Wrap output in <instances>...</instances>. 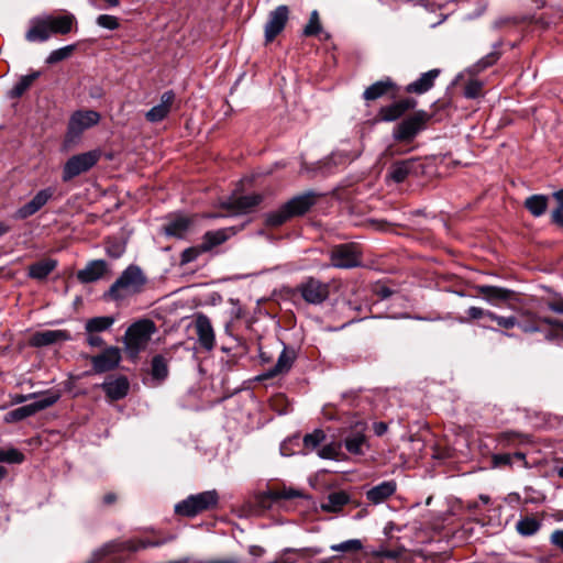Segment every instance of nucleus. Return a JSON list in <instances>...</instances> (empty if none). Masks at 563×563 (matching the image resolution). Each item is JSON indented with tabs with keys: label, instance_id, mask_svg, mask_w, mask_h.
Instances as JSON below:
<instances>
[{
	"label": "nucleus",
	"instance_id": "f257e3e1",
	"mask_svg": "<svg viewBox=\"0 0 563 563\" xmlns=\"http://www.w3.org/2000/svg\"><path fill=\"white\" fill-rule=\"evenodd\" d=\"M147 278L137 265H129L111 285L108 296L114 300H122L143 291Z\"/></svg>",
	"mask_w": 563,
	"mask_h": 563
},
{
	"label": "nucleus",
	"instance_id": "f03ea898",
	"mask_svg": "<svg viewBox=\"0 0 563 563\" xmlns=\"http://www.w3.org/2000/svg\"><path fill=\"white\" fill-rule=\"evenodd\" d=\"M156 331L155 323L150 319H141L132 323L124 335V346L131 358H136L144 351Z\"/></svg>",
	"mask_w": 563,
	"mask_h": 563
},
{
	"label": "nucleus",
	"instance_id": "7ed1b4c3",
	"mask_svg": "<svg viewBox=\"0 0 563 563\" xmlns=\"http://www.w3.org/2000/svg\"><path fill=\"white\" fill-rule=\"evenodd\" d=\"M219 500L216 490H207L196 495H190L185 500L175 506V511L178 515L186 517H195L198 514L212 509L217 506Z\"/></svg>",
	"mask_w": 563,
	"mask_h": 563
},
{
	"label": "nucleus",
	"instance_id": "20e7f679",
	"mask_svg": "<svg viewBox=\"0 0 563 563\" xmlns=\"http://www.w3.org/2000/svg\"><path fill=\"white\" fill-rule=\"evenodd\" d=\"M98 151H89L71 156L63 167V181L67 183L82 173L91 169L99 161Z\"/></svg>",
	"mask_w": 563,
	"mask_h": 563
},
{
	"label": "nucleus",
	"instance_id": "39448f33",
	"mask_svg": "<svg viewBox=\"0 0 563 563\" xmlns=\"http://www.w3.org/2000/svg\"><path fill=\"white\" fill-rule=\"evenodd\" d=\"M430 119L426 111H417L415 114L402 120L394 130L393 136L399 142H411L422 131Z\"/></svg>",
	"mask_w": 563,
	"mask_h": 563
},
{
	"label": "nucleus",
	"instance_id": "423d86ee",
	"mask_svg": "<svg viewBox=\"0 0 563 563\" xmlns=\"http://www.w3.org/2000/svg\"><path fill=\"white\" fill-rule=\"evenodd\" d=\"M100 121V114L95 110L75 111L68 121L66 141L74 142L80 137L85 130L95 126Z\"/></svg>",
	"mask_w": 563,
	"mask_h": 563
},
{
	"label": "nucleus",
	"instance_id": "0eeeda50",
	"mask_svg": "<svg viewBox=\"0 0 563 563\" xmlns=\"http://www.w3.org/2000/svg\"><path fill=\"white\" fill-rule=\"evenodd\" d=\"M361 264V252L355 244H339L330 251V265L332 267L349 269Z\"/></svg>",
	"mask_w": 563,
	"mask_h": 563
},
{
	"label": "nucleus",
	"instance_id": "6e6552de",
	"mask_svg": "<svg viewBox=\"0 0 563 563\" xmlns=\"http://www.w3.org/2000/svg\"><path fill=\"white\" fill-rule=\"evenodd\" d=\"M298 291L303 300L310 305H321L329 297V285L309 277L298 286Z\"/></svg>",
	"mask_w": 563,
	"mask_h": 563
},
{
	"label": "nucleus",
	"instance_id": "1a4fd4ad",
	"mask_svg": "<svg viewBox=\"0 0 563 563\" xmlns=\"http://www.w3.org/2000/svg\"><path fill=\"white\" fill-rule=\"evenodd\" d=\"M54 187H46L36 192V195L25 205L21 206L13 214L15 220H25L38 212L54 196Z\"/></svg>",
	"mask_w": 563,
	"mask_h": 563
},
{
	"label": "nucleus",
	"instance_id": "9d476101",
	"mask_svg": "<svg viewBox=\"0 0 563 563\" xmlns=\"http://www.w3.org/2000/svg\"><path fill=\"white\" fill-rule=\"evenodd\" d=\"M289 19V9L287 5H278L268 14L264 26L265 42L271 43L283 32Z\"/></svg>",
	"mask_w": 563,
	"mask_h": 563
},
{
	"label": "nucleus",
	"instance_id": "9b49d317",
	"mask_svg": "<svg viewBox=\"0 0 563 563\" xmlns=\"http://www.w3.org/2000/svg\"><path fill=\"white\" fill-rule=\"evenodd\" d=\"M263 200V196L260 194L229 197L221 202V207L230 210L233 214H245L251 212L256 206Z\"/></svg>",
	"mask_w": 563,
	"mask_h": 563
},
{
	"label": "nucleus",
	"instance_id": "f8f14e48",
	"mask_svg": "<svg viewBox=\"0 0 563 563\" xmlns=\"http://www.w3.org/2000/svg\"><path fill=\"white\" fill-rule=\"evenodd\" d=\"M365 430V422H356L351 432L345 437L343 444L349 453L354 455H363L365 453L364 448L368 446Z\"/></svg>",
	"mask_w": 563,
	"mask_h": 563
},
{
	"label": "nucleus",
	"instance_id": "ddd939ff",
	"mask_svg": "<svg viewBox=\"0 0 563 563\" xmlns=\"http://www.w3.org/2000/svg\"><path fill=\"white\" fill-rule=\"evenodd\" d=\"M121 362V351L119 347H107L102 353L91 357V364L96 373H106L114 369Z\"/></svg>",
	"mask_w": 563,
	"mask_h": 563
},
{
	"label": "nucleus",
	"instance_id": "4468645a",
	"mask_svg": "<svg viewBox=\"0 0 563 563\" xmlns=\"http://www.w3.org/2000/svg\"><path fill=\"white\" fill-rule=\"evenodd\" d=\"M194 325L200 346L211 351L214 347L216 335L210 319L206 314L199 313L195 318Z\"/></svg>",
	"mask_w": 563,
	"mask_h": 563
},
{
	"label": "nucleus",
	"instance_id": "2eb2a0df",
	"mask_svg": "<svg viewBox=\"0 0 563 563\" xmlns=\"http://www.w3.org/2000/svg\"><path fill=\"white\" fill-rule=\"evenodd\" d=\"M295 360H296V352L292 349H288L287 346H284L282 353L278 356L276 364L272 368H269L266 372H264L263 374H261L257 377V379L258 380L269 379V378L276 377L278 375L288 373L290 371V368L292 367Z\"/></svg>",
	"mask_w": 563,
	"mask_h": 563
},
{
	"label": "nucleus",
	"instance_id": "dca6fc26",
	"mask_svg": "<svg viewBox=\"0 0 563 563\" xmlns=\"http://www.w3.org/2000/svg\"><path fill=\"white\" fill-rule=\"evenodd\" d=\"M422 168L418 159L410 158L395 162L389 170L388 177L395 183H402L409 175H417Z\"/></svg>",
	"mask_w": 563,
	"mask_h": 563
},
{
	"label": "nucleus",
	"instance_id": "f3484780",
	"mask_svg": "<svg viewBox=\"0 0 563 563\" xmlns=\"http://www.w3.org/2000/svg\"><path fill=\"white\" fill-rule=\"evenodd\" d=\"M474 289L484 300L494 306L508 301L514 295L511 289L490 285H477Z\"/></svg>",
	"mask_w": 563,
	"mask_h": 563
},
{
	"label": "nucleus",
	"instance_id": "a211bd4d",
	"mask_svg": "<svg viewBox=\"0 0 563 563\" xmlns=\"http://www.w3.org/2000/svg\"><path fill=\"white\" fill-rule=\"evenodd\" d=\"M175 101V93L172 90L165 91L161 96V102L151 108L146 113L145 118L151 123H157L163 121L170 112L172 106Z\"/></svg>",
	"mask_w": 563,
	"mask_h": 563
},
{
	"label": "nucleus",
	"instance_id": "6ab92c4d",
	"mask_svg": "<svg viewBox=\"0 0 563 563\" xmlns=\"http://www.w3.org/2000/svg\"><path fill=\"white\" fill-rule=\"evenodd\" d=\"M101 388L110 400H120L128 395L130 384L125 376L109 377L101 384Z\"/></svg>",
	"mask_w": 563,
	"mask_h": 563
},
{
	"label": "nucleus",
	"instance_id": "aec40b11",
	"mask_svg": "<svg viewBox=\"0 0 563 563\" xmlns=\"http://www.w3.org/2000/svg\"><path fill=\"white\" fill-rule=\"evenodd\" d=\"M68 340H70V334L65 330H44L34 333L30 343L32 346L42 347Z\"/></svg>",
	"mask_w": 563,
	"mask_h": 563
},
{
	"label": "nucleus",
	"instance_id": "412c9836",
	"mask_svg": "<svg viewBox=\"0 0 563 563\" xmlns=\"http://www.w3.org/2000/svg\"><path fill=\"white\" fill-rule=\"evenodd\" d=\"M108 269V265L103 260H95L89 262L85 268L77 272L79 282L88 284L102 278Z\"/></svg>",
	"mask_w": 563,
	"mask_h": 563
},
{
	"label": "nucleus",
	"instance_id": "4be33fe9",
	"mask_svg": "<svg viewBox=\"0 0 563 563\" xmlns=\"http://www.w3.org/2000/svg\"><path fill=\"white\" fill-rule=\"evenodd\" d=\"M316 202V195L311 191L296 196L285 203L292 217L305 214Z\"/></svg>",
	"mask_w": 563,
	"mask_h": 563
},
{
	"label": "nucleus",
	"instance_id": "5701e85b",
	"mask_svg": "<svg viewBox=\"0 0 563 563\" xmlns=\"http://www.w3.org/2000/svg\"><path fill=\"white\" fill-rule=\"evenodd\" d=\"M234 234L235 231L233 228H224L206 232L201 242L202 251L206 253L212 251L214 247L223 244Z\"/></svg>",
	"mask_w": 563,
	"mask_h": 563
},
{
	"label": "nucleus",
	"instance_id": "b1692460",
	"mask_svg": "<svg viewBox=\"0 0 563 563\" xmlns=\"http://www.w3.org/2000/svg\"><path fill=\"white\" fill-rule=\"evenodd\" d=\"M397 485L395 481H385L366 492L367 500L373 505H379L393 496Z\"/></svg>",
	"mask_w": 563,
	"mask_h": 563
},
{
	"label": "nucleus",
	"instance_id": "393cba45",
	"mask_svg": "<svg viewBox=\"0 0 563 563\" xmlns=\"http://www.w3.org/2000/svg\"><path fill=\"white\" fill-rule=\"evenodd\" d=\"M439 75H440V69H438V68H434L427 73H423L417 80L410 82L406 87V91L409 93H418V95L424 93V92L429 91L434 86V81L439 77Z\"/></svg>",
	"mask_w": 563,
	"mask_h": 563
},
{
	"label": "nucleus",
	"instance_id": "a878e982",
	"mask_svg": "<svg viewBox=\"0 0 563 563\" xmlns=\"http://www.w3.org/2000/svg\"><path fill=\"white\" fill-rule=\"evenodd\" d=\"M49 24L46 16L35 18L25 34L29 42H44L51 37Z\"/></svg>",
	"mask_w": 563,
	"mask_h": 563
},
{
	"label": "nucleus",
	"instance_id": "bb28decb",
	"mask_svg": "<svg viewBox=\"0 0 563 563\" xmlns=\"http://www.w3.org/2000/svg\"><path fill=\"white\" fill-rule=\"evenodd\" d=\"M192 224V220L188 217L178 216L172 220H169L164 227L163 232L167 236H174L177 239H183L187 234L188 230Z\"/></svg>",
	"mask_w": 563,
	"mask_h": 563
},
{
	"label": "nucleus",
	"instance_id": "cd10ccee",
	"mask_svg": "<svg viewBox=\"0 0 563 563\" xmlns=\"http://www.w3.org/2000/svg\"><path fill=\"white\" fill-rule=\"evenodd\" d=\"M46 20L49 24L51 34H68L74 24L76 23V19L73 14L67 13L63 15H45Z\"/></svg>",
	"mask_w": 563,
	"mask_h": 563
},
{
	"label": "nucleus",
	"instance_id": "c85d7f7f",
	"mask_svg": "<svg viewBox=\"0 0 563 563\" xmlns=\"http://www.w3.org/2000/svg\"><path fill=\"white\" fill-rule=\"evenodd\" d=\"M349 501L347 493L343 490L332 492L321 504V509L327 512H339Z\"/></svg>",
	"mask_w": 563,
	"mask_h": 563
},
{
	"label": "nucleus",
	"instance_id": "c756f323",
	"mask_svg": "<svg viewBox=\"0 0 563 563\" xmlns=\"http://www.w3.org/2000/svg\"><path fill=\"white\" fill-rule=\"evenodd\" d=\"M40 71H33L31 74L20 77L16 84L8 92V96L12 99H16L23 96V93L33 85V82L40 77Z\"/></svg>",
	"mask_w": 563,
	"mask_h": 563
},
{
	"label": "nucleus",
	"instance_id": "7c9ffc66",
	"mask_svg": "<svg viewBox=\"0 0 563 563\" xmlns=\"http://www.w3.org/2000/svg\"><path fill=\"white\" fill-rule=\"evenodd\" d=\"M394 87L391 79L386 78L371 85L365 89L363 97L365 100H376L388 92Z\"/></svg>",
	"mask_w": 563,
	"mask_h": 563
},
{
	"label": "nucleus",
	"instance_id": "2f4dec72",
	"mask_svg": "<svg viewBox=\"0 0 563 563\" xmlns=\"http://www.w3.org/2000/svg\"><path fill=\"white\" fill-rule=\"evenodd\" d=\"M56 265V261L51 258L34 263L29 267V276L34 279H44L54 271Z\"/></svg>",
	"mask_w": 563,
	"mask_h": 563
},
{
	"label": "nucleus",
	"instance_id": "473e14b6",
	"mask_svg": "<svg viewBox=\"0 0 563 563\" xmlns=\"http://www.w3.org/2000/svg\"><path fill=\"white\" fill-rule=\"evenodd\" d=\"M525 207L533 217H541L548 208V197L544 195H532L526 199Z\"/></svg>",
	"mask_w": 563,
	"mask_h": 563
},
{
	"label": "nucleus",
	"instance_id": "72a5a7b5",
	"mask_svg": "<svg viewBox=\"0 0 563 563\" xmlns=\"http://www.w3.org/2000/svg\"><path fill=\"white\" fill-rule=\"evenodd\" d=\"M114 318L111 316H101V317H95L89 320H87L85 324L86 332H102L112 327L114 323Z\"/></svg>",
	"mask_w": 563,
	"mask_h": 563
},
{
	"label": "nucleus",
	"instance_id": "f704fd0d",
	"mask_svg": "<svg viewBox=\"0 0 563 563\" xmlns=\"http://www.w3.org/2000/svg\"><path fill=\"white\" fill-rule=\"evenodd\" d=\"M501 45V43H496L494 44V51L488 53L486 56H484L483 58H481L476 64H474L471 68H470V71L472 74H477V73H481L483 71L484 69L493 66L494 64L497 63V60L499 59L500 57V53L497 52V48Z\"/></svg>",
	"mask_w": 563,
	"mask_h": 563
},
{
	"label": "nucleus",
	"instance_id": "c9c22d12",
	"mask_svg": "<svg viewBox=\"0 0 563 563\" xmlns=\"http://www.w3.org/2000/svg\"><path fill=\"white\" fill-rule=\"evenodd\" d=\"M325 440V433L321 429H314L311 433H307L303 439L305 454L314 451Z\"/></svg>",
	"mask_w": 563,
	"mask_h": 563
},
{
	"label": "nucleus",
	"instance_id": "e433bc0d",
	"mask_svg": "<svg viewBox=\"0 0 563 563\" xmlns=\"http://www.w3.org/2000/svg\"><path fill=\"white\" fill-rule=\"evenodd\" d=\"M266 495L272 501H277L279 499H294V498H299V497L303 496V494L300 490L295 489L292 487H284L280 489H269L266 493Z\"/></svg>",
	"mask_w": 563,
	"mask_h": 563
},
{
	"label": "nucleus",
	"instance_id": "4c0bfd02",
	"mask_svg": "<svg viewBox=\"0 0 563 563\" xmlns=\"http://www.w3.org/2000/svg\"><path fill=\"white\" fill-rule=\"evenodd\" d=\"M59 399V394L56 393V391H46L42 395H38L37 396V399L32 404L33 408H34V411L35 413L41 411V410H44L51 406H53L54 404L57 402V400Z\"/></svg>",
	"mask_w": 563,
	"mask_h": 563
},
{
	"label": "nucleus",
	"instance_id": "58836bf2",
	"mask_svg": "<svg viewBox=\"0 0 563 563\" xmlns=\"http://www.w3.org/2000/svg\"><path fill=\"white\" fill-rule=\"evenodd\" d=\"M152 376L155 379L163 380L168 375L167 362L162 355H155L152 360Z\"/></svg>",
	"mask_w": 563,
	"mask_h": 563
},
{
	"label": "nucleus",
	"instance_id": "ea45409f",
	"mask_svg": "<svg viewBox=\"0 0 563 563\" xmlns=\"http://www.w3.org/2000/svg\"><path fill=\"white\" fill-rule=\"evenodd\" d=\"M540 529V522L532 517H526L517 522V531L521 536H532Z\"/></svg>",
	"mask_w": 563,
	"mask_h": 563
},
{
	"label": "nucleus",
	"instance_id": "a19ab883",
	"mask_svg": "<svg viewBox=\"0 0 563 563\" xmlns=\"http://www.w3.org/2000/svg\"><path fill=\"white\" fill-rule=\"evenodd\" d=\"M291 218L290 213L283 205L278 210L266 214V223L271 227H279Z\"/></svg>",
	"mask_w": 563,
	"mask_h": 563
},
{
	"label": "nucleus",
	"instance_id": "79ce46f5",
	"mask_svg": "<svg viewBox=\"0 0 563 563\" xmlns=\"http://www.w3.org/2000/svg\"><path fill=\"white\" fill-rule=\"evenodd\" d=\"M35 413L34 411V408L32 406V404H27L25 406H22V407H19L14 410H11L9 411L7 415H5V418L4 420L7 422H16V421H21L27 417H31Z\"/></svg>",
	"mask_w": 563,
	"mask_h": 563
},
{
	"label": "nucleus",
	"instance_id": "37998d69",
	"mask_svg": "<svg viewBox=\"0 0 563 563\" xmlns=\"http://www.w3.org/2000/svg\"><path fill=\"white\" fill-rule=\"evenodd\" d=\"M322 32V25L320 16L317 10L310 13V18L306 26L303 27L302 34L305 36H317Z\"/></svg>",
	"mask_w": 563,
	"mask_h": 563
},
{
	"label": "nucleus",
	"instance_id": "c03bdc74",
	"mask_svg": "<svg viewBox=\"0 0 563 563\" xmlns=\"http://www.w3.org/2000/svg\"><path fill=\"white\" fill-rule=\"evenodd\" d=\"M342 443L340 442H331L329 444L323 445L319 451V457L323 460H339L341 455Z\"/></svg>",
	"mask_w": 563,
	"mask_h": 563
},
{
	"label": "nucleus",
	"instance_id": "a18cd8bd",
	"mask_svg": "<svg viewBox=\"0 0 563 563\" xmlns=\"http://www.w3.org/2000/svg\"><path fill=\"white\" fill-rule=\"evenodd\" d=\"M24 455L16 449H0V463L20 464Z\"/></svg>",
	"mask_w": 563,
	"mask_h": 563
},
{
	"label": "nucleus",
	"instance_id": "49530a36",
	"mask_svg": "<svg viewBox=\"0 0 563 563\" xmlns=\"http://www.w3.org/2000/svg\"><path fill=\"white\" fill-rule=\"evenodd\" d=\"M74 49H75V45H73V44L54 49L47 56L46 63L53 65L58 62H62V60L68 58L71 55V53L74 52Z\"/></svg>",
	"mask_w": 563,
	"mask_h": 563
},
{
	"label": "nucleus",
	"instance_id": "de8ad7c7",
	"mask_svg": "<svg viewBox=\"0 0 563 563\" xmlns=\"http://www.w3.org/2000/svg\"><path fill=\"white\" fill-rule=\"evenodd\" d=\"M330 549L335 552H357L363 549V544L358 539H351L341 543L332 544Z\"/></svg>",
	"mask_w": 563,
	"mask_h": 563
},
{
	"label": "nucleus",
	"instance_id": "09e8293b",
	"mask_svg": "<svg viewBox=\"0 0 563 563\" xmlns=\"http://www.w3.org/2000/svg\"><path fill=\"white\" fill-rule=\"evenodd\" d=\"M400 107L395 103L382 107L379 110V117L383 121L391 122L399 119L402 115L400 112Z\"/></svg>",
	"mask_w": 563,
	"mask_h": 563
},
{
	"label": "nucleus",
	"instance_id": "8fccbe9b",
	"mask_svg": "<svg viewBox=\"0 0 563 563\" xmlns=\"http://www.w3.org/2000/svg\"><path fill=\"white\" fill-rule=\"evenodd\" d=\"M489 319L492 321H495L499 328H503L506 330L514 329L515 327H517V324H519V321L515 316L505 317V316H498L495 312H492V314H489Z\"/></svg>",
	"mask_w": 563,
	"mask_h": 563
},
{
	"label": "nucleus",
	"instance_id": "3c124183",
	"mask_svg": "<svg viewBox=\"0 0 563 563\" xmlns=\"http://www.w3.org/2000/svg\"><path fill=\"white\" fill-rule=\"evenodd\" d=\"M360 156L358 151L349 152L346 150H338L331 154V159L334 164H346Z\"/></svg>",
	"mask_w": 563,
	"mask_h": 563
},
{
	"label": "nucleus",
	"instance_id": "603ef678",
	"mask_svg": "<svg viewBox=\"0 0 563 563\" xmlns=\"http://www.w3.org/2000/svg\"><path fill=\"white\" fill-rule=\"evenodd\" d=\"M202 253H206L205 251H202V246L201 244L197 245V246H191V247H188L186 250L183 251L181 255H180V264L181 265H185V264H188L190 262H194L196 261Z\"/></svg>",
	"mask_w": 563,
	"mask_h": 563
},
{
	"label": "nucleus",
	"instance_id": "864d4df0",
	"mask_svg": "<svg viewBox=\"0 0 563 563\" xmlns=\"http://www.w3.org/2000/svg\"><path fill=\"white\" fill-rule=\"evenodd\" d=\"M97 24L100 27L107 29V30H117L119 27V20L114 15L110 14H101L97 18Z\"/></svg>",
	"mask_w": 563,
	"mask_h": 563
},
{
	"label": "nucleus",
	"instance_id": "5fc2aeb1",
	"mask_svg": "<svg viewBox=\"0 0 563 563\" xmlns=\"http://www.w3.org/2000/svg\"><path fill=\"white\" fill-rule=\"evenodd\" d=\"M483 84L478 80H470L464 88V96L468 99H475L482 93Z\"/></svg>",
	"mask_w": 563,
	"mask_h": 563
},
{
	"label": "nucleus",
	"instance_id": "6e6d98bb",
	"mask_svg": "<svg viewBox=\"0 0 563 563\" xmlns=\"http://www.w3.org/2000/svg\"><path fill=\"white\" fill-rule=\"evenodd\" d=\"M110 257L119 258L125 252V243L119 241H108L106 247Z\"/></svg>",
	"mask_w": 563,
	"mask_h": 563
},
{
	"label": "nucleus",
	"instance_id": "4d7b16f0",
	"mask_svg": "<svg viewBox=\"0 0 563 563\" xmlns=\"http://www.w3.org/2000/svg\"><path fill=\"white\" fill-rule=\"evenodd\" d=\"M493 311L490 310H485L483 308H479V307H470L467 309V316L471 318V319H474V320H477V319H482L484 317L488 318L489 319V314H492Z\"/></svg>",
	"mask_w": 563,
	"mask_h": 563
},
{
	"label": "nucleus",
	"instance_id": "13d9d810",
	"mask_svg": "<svg viewBox=\"0 0 563 563\" xmlns=\"http://www.w3.org/2000/svg\"><path fill=\"white\" fill-rule=\"evenodd\" d=\"M396 104L398 107H400L399 108L400 112H402V114H404L408 110L413 109L417 106V101L415 99H412V98H406V99L397 101Z\"/></svg>",
	"mask_w": 563,
	"mask_h": 563
},
{
	"label": "nucleus",
	"instance_id": "bf43d9fd",
	"mask_svg": "<svg viewBox=\"0 0 563 563\" xmlns=\"http://www.w3.org/2000/svg\"><path fill=\"white\" fill-rule=\"evenodd\" d=\"M550 541L553 545L563 551V530H555L550 537Z\"/></svg>",
	"mask_w": 563,
	"mask_h": 563
},
{
	"label": "nucleus",
	"instance_id": "052dcab7",
	"mask_svg": "<svg viewBox=\"0 0 563 563\" xmlns=\"http://www.w3.org/2000/svg\"><path fill=\"white\" fill-rule=\"evenodd\" d=\"M512 455L505 453V454H496L493 456L494 464L496 466L499 465H509L511 464Z\"/></svg>",
	"mask_w": 563,
	"mask_h": 563
},
{
	"label": "nucleus",
	"instance_id": "680f3d73",
	"mask_svg": "<svg viewBox=\"0 0 563 563\" xmlns=\"http://www.w3.org/2000/svg\"><path fill=\"white\" fill-rule=\"evenodd\" d=\"M551 220L554 224L563 228V208L560 205L552 211Z\"/></svg>",
	"mask_w": 563,
	"mask_h": 563
},
{
	"label": "nucleus",
	"instance_id": "e2e57ef3",
	"mask_svg": "<svg viewBox=\"0 0 563 563\" xmlns=\"http://www.w3.org/2000/svg\"><path fill=\"white\" fill-rule=\"evenodd\" d=\"M525 333H534L540 331V327L533 321L530 323L519 322L517 324Z\"/></svg>",
	"mask_w": 563,
	"mask_h": 563
},
{
	"label": "nucleus",
	"instance_id": "0e129e2a",
	"mask_svg": "<svg viewBox=\"0 0 563 563\" xmlns=\"http://www.w3.org/2000/svg\"><path fill=\"white\" fill-rule=\"evenodd\" d=\"M87 343L90 346H101L103 344V340L93 332H87Z\"/></svg>",
	"mask_w": 563,
	"mask_h": 563
},
{
	"label": "nucleus",
	"instance_id": "69168bd1",
	"mask_svg": "<svg viewBox=\"0 0 563 563\" xmlns=\"http://www.w3.org/2000/svg\"><path fill=\"white\" fill-rule=\"evenodd\" d=\"M387 430H388V426H387V423H385L383 421L375 422L373 424V431L377 437H382L383 434H385L387 432Z\"/></svg>",
	"mask_w": 563,
	"mask_h": 563
},
{
	"label": "nucleus",
	"instance_id": "338daca9",
	"mask_svg": "<svg viewBox=\"0 0 563 563\" xmlns=\"http://www.w3.org/2000/svg\"><path fill=\"white\" fill-rule=\"evenodd\" d=\"M548 307L551 311L563 314V299L562 298L549 302Z\"/></svg>",
	"mask_w": 563,
	"mask_h": 563
},
{
	"label": "nucleus",
	"instance_id": "774afa93",
	"mask_svg": "<svg viewBox=\"0 0 563 563\" xmlns=\"http://www.w3.org/2000/svg\"><path fill=\"white\" fill-rule=\"evenodd\" d=\"M205 563H240V562L238 559L229 558V559H222V560L208 561Z\"/></svg>",
	"mask_w": 563,
	"mask_h": 563
}]
</instances>
